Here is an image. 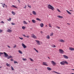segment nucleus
Wrapping results in <instances>:
<instances>
[{"mask_svg": "<svg viewBox=\"0 0 74 74\" xmlns=\"http://www.w3.org/2000/svg\"><path fill=\"white\" fill-rule=\"evenodd\" d=\"M60 63L61 65H64L65 64H68V62L66 61H63L61 62Z\"/></svg>", "mask_w": 74, "mask_h": 74, "instance_id": "nucleus-1", "label": "nucleus"}, {"mask_svg": "<svg viewBox=\"0 0 74 74\" xmlns=\"http://www.w3.org/2000/svg\"><path fill=\"white\" fill-rule=\"evenodd\" d=\"M47 7L49 8V9H51V10H52V11H53V10H54V8H53V6H52L50 5H48Z\"/></svg>", "mask_w": 74, "mask_h": 74, "instance_id": "nucleus-2", "label": "nucleus"}, {"mask_svg": "<svg viewBox=\"0 0 74 74\" xmlns=\"http://www.w3.org/2000/svg\"><path fill=\"white\" fill-rule=\"evenodd\" d=\"M51 63L53 66H56V63L53 61H52L51 62Z\"/></svg>", "mask_w": 74, "mask_h": 74, "instance_id": "nucleus-3", "label": "nucleus"}, {"mask_svg": "<svg viewBox=\"0 0 74 74\" xmlns=\"http://www.w3.org/2000/svg\"><path fill=\"white\" fill-rule=\"evenodd\" d=\"M31 37L35 39H36V38H37V37H36V35H34V34H32Z\"/></svg>", "mask_w": 74, "mask_h": 74, "instance_id": "nucleus-4", "label": "nucleus"}, {"mask_svg": "<svg viewBox=\"0 0 74 74\" xmlns=\"http://www.w3.org/2000/svg\"><path fill=\"white\" fill-rule=\"evenodd\" d=\"M59 51H60V53L62 54L64 53V51H63V50L62 49H59Z\"/></svg>", "mask_w": 74, "mask_h": 74, "instance_id": "nucleus-5", "label": "nucleus"}, {"mask_svg": "<svg viewBox=\"0 0 74 74\" xmlns=\"http://www.w3.org/2000/svg\"><path fill=\"white\" fill-rule=\"evenodd\" d=\"M35 41L37 42V45H40L41 44L39 40H36Z\"/></svg>", "mask_w": 74, "mask_h": 74, "instance_id": "nucleus-6", "label": "nucleus"}, {"mask_svg": "<svg viewBox=\"0 0 74 74\" xmlns=\"http://www.w3.org/2000/svg\"><path fill=\"white\" fill-rule=\"evenodd\" d=\"M22 46L24 48H26L27 47L23 43L22 44Z\"/></svg>", "mask_w": 74, "mask_h": 74, "instance_id": "nucleus-7", "label": "nucleus"}, {"mask_svg": "<svg viewBox=\"0 0 74 74\" xmlns=\"http://www.w3.org/2000/svg\"><path fill=\"white\" fill-rule=\"evenodd\" d=\"M44 66H48V65L47 64L46 62H43L42 64Z\"/></svg>", "mask_w": 74, "mask_h": 74, "instance_id": "nucleus-8", "label": "nucleus"}, {"mask_svg": "<svg viewBox=\"0 0 74 74\" xmlns=\"http://www.w3.org/2000/svg\"><path fill=\"white\" fill-rule=\"evenodd\" d=\"M4 55H5V57H7V56H8V54L4 52Z\"/></svg>", "mask_w": 74, "mask_h": 74, "instance_id": "nucleus-9", "label": "nucleus"}, {"mask_svg": "<svg viewBox=\"0 0 74 74\" xmlns=\"http://www.w3.org/2000/svg\"><path fill=\"white\" fill-rule=\"evenodd\" d=\"M69 50H70L71 51H74V48H73V47H69Z\"/></svg>", "mask_w": 74, "mask_h": 74, "instance_id": "nucleus-10", "label": "nucleus"}, {"mask_svg": "<svg viewBox=\"0 0 74 74\" xmlns=\"http://www.w3.org/2000/svg\"><path fill=\"white\" fill-rule=\"evenodd\" d=\"M40 26L41 27H44V24L43 23H41L40 24Z\"/></svg>", "mask_w": 74, "mask_h": 74, "instance_id": "nucleus-11", "label": "nucleus"}, {"mask_svg": "<svg viewBox=\"0 0 74 74\" xmlns=\"http://www.w3.org/2000/svg\"><path fill=\"white\" fill-rule=\"evenodd\" d=\"M7 32H9V33H11V32H12V30L10 29H8Z\"/></svg>", "mask_w": 74, "mask_h": 74, "instance_id": "nucleus-12", "label": "nucleus"}, {"mask_svg": "<svg viewBox=\"0 0 74 74\" xmlns=\"http://www.w3.org/2000/svg\"><path fill=\"white\" fill-rule=\"evenodd\" d=\"M23 36L24 37H27V38H29V36H26V35H24V34H23Z\"/></svg>", "mask_w": 74, "mask_h": 74, "instance_id": "nucleus-13", "label": "nucleus"}, {"mask_svg": "<svg viewBox=\"0 0 74 74\" xmlns=\"http://www.w3.org/2000/svg\"><path fill=\"white\" fill-rule=\"evenodd\" d=\"M47 70H49V71H51V70H52V69H51V68L49 67H47Z\"/></svg>", "mask_w": 74, "mask_h": 74, "instance_id": "nucleus-14", "label": "nucleus"}, {"mask_svg": "<svg viewBox=\"0 0 74 74\" xmlns=\"http://www.w3.org/2000/svg\"><path fill=\"white\" fill-rule=\"evenodd\" d=\"M63 56L64 58H65V59H69V57L66 55H63Z\"/></svg>", "mask_w": 74, "mask_h": 74, "instance_id": "nucleus-15", "label": "nucleus"}, {"mask_svg": "<svg viewBox=\"0 0 74 74\" xmlns=\"http://www.w3.org/2000/svg\"><path fill=\"white\" fill-rule=\"evenodd\" d=\"M32 14L35 15H36V12L34 11H32Z\"/></svg>", "mask_w": 74, "mask_h": 74, "instance_id": "nucleus-16", "label": "nucleus"}, {"mask_svg": "<svg viewBox=\"0 0 74 74\" xmlns=\"http://www.w3.org/2000/svg\"><path fill=\"white\" fill-rule=\"evenodd\" d=\"M57 17H58V18H63V16L60 15L58 16Z\"/></svg>", "mask_w": 74, "mask_h": 74, "instance_id": "nucleus-17", "label": "nucleus"}, {"mask_svg": "<svg viewBox=\"0 0 74 74\" xmlns=\"http://www.w3.org/2000/svg\"><path fill=\"white\" fill-rule=\"evenodd\" d=\"M13 57H12V56H9L7 58V59H9L10 58H13Z\"/></svg>", "mask_w": 74, "mask_h": 74, "instance_id": "nucleus-18", "label": "nucleus"}, {"mask_svg": "<svg viewBox=\"0 0 74 74\" xmlns=\"http://www.w3.org/2000/svg\"><path fill=\"white\" fill-rule=\"evenodd\" d=\"M46 38H47V39H49V38H50V36H49L47 35L46 36Z\"/></svg>", "mask_w": 74, "mask_h": 74, "instance_id": "nucleus-19", "label": "nucleus"}, {"mask_svg": "<svg viewBox=\"0 0 74 74\" xmlns=\"http://www.w3.org/2000/svg\"><path fill=\"white\" fill-rule=\"evenodd\" d=\"M12 7H14V8H17V7H16V6H15V5H12V6H11Z\"/></svg>", "mask_w": 74, "mask_h": 74, "instance_id": "nucleus-20", "label": "nucleus"}, {"mask_svg": "<svg viewBox=\"0 0 74 74\" xmlns=\"http://www.w3.org/2000/svg\"><path fill=\"white\" fill-rule=\"evenodd\" d=\"M66 11L67 13L69 14H70L71 15V13L67 10H66Z\"/></svg>", "mask_w": 74, "mask_h": 74, "instance_id": "nucleus-21", "label": "nucleus"}, {"mask_svg": "<svg viewBox=\"0 0 74 74\" xmlns=\"http://www.w3.org/2000/svg\"><path fill=\"white\" fill-rule=\"evenodd\" d=\"M60 42H64V40H62V39H61V40H60Z\"/></svg>", "mask_w": 74, "mask_h": 74, "instance_id": "nucleus-22", "label": "nucleus"}, {"mask_svg": "<svg viewBox=\"0 0 74 74\" xmlns=\"http://www.w3.org/2000/svg\"><path fill=\"white\" fill-rule=\"evenodd\" d=\"M32 21L33 23H36V21L34 20H32Z\"/></svg>", "mask_w": 74, "mask_h": 74, "instance_id": "nucleus-23", "label": "nucleus"}, {"mask_svg": "<svg viewBox=\"0 0 74 74\" xmlns=\"http://www.w3.org/2000/svg\"><path fill=\"white\" fill-rule=\"evenodd\" d=\"M23 23L24 24H25V25H27V23L26 22V21H24L23 22Z\"/></svg>", "mask_w": 74, "mask_h": 74, "instance_id": "nucleus-24", "label": "nucleus"}, {"mask_svg": "<svg viewBox=\"0 0 74 74\" xmlns=\"http://www.w3.org/2000/svg\"><path fill=\"white\" fill-rule=\"evenodd\" d=\"M51 47L53 48H55V47H56V46H55V45H51Z\"/></svg>", "mask_w": 74, "mask_h": 74, "instance_id": "nucleus-25", "label": "nucleus"}, {"mask_svg": "<svg viewBox=\"0 0 74 74\" xmlns=\"http://www.w3.org/2000/svg\"><path fill=\"white\" fill-rule=\"evenodd\" d=\"M12 14L13 15H15V12H14L13 11H12Z\"/></svg>", "mask_w": 74, "mask_h": 74, "instance_id": "nucleus-26", "label": "nucleus"}, {"mask_svg": "<svg viewBox=\"0 0 74 74\" xmlns=\"http://www.w3.org/2000/svg\"><path fill=\"white\" fill-rule=\"evenodd\" d=\"M36 20L37 21H41V19H40L38 18H36Z\"/></svg>", "mask_w": 74, "mask_h": 74, "instance_id": "nucleus-27", "label": "nucleus"}, {"mask_svg": "<svg viewBox=\"0 0 74 74\" xmlns=\"http://www.w3.org/2000/svg\"><path fill=\"white\" fill-rule=\"evenodd\" d=\"M34 49L36 52H37V53H38V50H36L35 48H34Z\"/></svg>", "mask_w": 74, "mask_h": 74, "instance_id": "nucleus-28", "label": "nucleus"}, {"mask_svg": "<svg viewBox=\"0 0 74 74\" xmlns=\"http://www.w3.org/2000/svg\"><path fill=\"white\" fill-rule=\"evenodd\" d=\"M18 52H19L20 53H21V54H22V52L20 50H18Z\"/></svg>", "mask_w": 74, "mask_h": 74, "instance_id": "nucleus-29", "label": "nucleus"}, {"mask_svg": "<svg viewBox=\"0 0 74 74\" xmlns=\"http://www.w3.org/2000/svg\"><path fill=\"white\" fill-rule=\"evenodd\" d=\"M53 34V32H52L51 34H50V36H52Z\"/></svg>", "mask_w": 74, "mask_h": 74, "instance_id": "nucleus-30", "label": "nucleus"}, {"mask_svg": "<svg viewBox=\"0 0 74 74\" xmlns=\"http://www.w3.org/2000/svg\"><path fill=\"white\" fill-rule=\"evenodd\" d=\"M23 60H24V61H26V60H27V59H26V58H23Z\"/></svg>", "mask_w": 74, "mask_h": 74, "instance_id": "nucleus-31", "label": "nucleus"}, {"mask_svg": "<svg viewBox=\"0 0 74 74\" xmlns=\"http://www.w3.org/2000/svg\"><path fill=\"white\" fill-rule=\"evenodd\" d=\"M8 21H11V18H10L9 19H8Z\"/></svg>", "mask_w": 74, "mask_h": 74, "instance_id": "nucleus-32", "label": "nucleus"}, {"mask_svg": "<svg viewBox=\"0 0 74 74\" xmlns=\"http://www.w3.org/2000/svg\"><path fill=\"white\" fill-rule=\"evenodd\" d=\"M29 59L30 60L32 61V62H33L34 61L33 60V59H32L31 58H30Z\"/></svg>", "mask_w": 74, "mask_h": 74, "instance_id": "nucleus-33", "label": "nucleus"}, {"mask_svg": "<svg viewBox=\"0 0 74 74\" xmlns=\"http://www.w3.org/2000/svg\"><path fill=\"white\" fill-rule=\"evenodd\" d=\"M6 65L7 66H9V67H10V64H8V63H7Z\"/></svg>", "mask_w": 74, "mask_h": 74, "instance_id": "nucleus-34", "label": "nucleus"}, {"mask_svg": "<svg viewBox=\"0 0 74 74\" xmlns=\"http://www.w3.org/2000/svg\"><path fill=\"white\" fill-rule=\"evenodd\" d=\"M25 26H23L22 27V29H25Z\"/></svg>", "mask_w": 74, "mask_h": 74, "instance_id": "nucleus-35", "label": "nucleus"}, {"mask_svg": "<svg viewBox=\"0 0 74 74\" xmlns=\"http://www.w3.org/2000/svg\"><path fill=\"white\" fill-rule=\"evenodd\" d=\"M27 6H28V7H29V8H31V6L29 5H28Z\"/></svg>", "mask_w": 74, "mask_h": 74, "instance_id": "nucleus-36", "label": "nucleus"}, {"mask_svg": "<svg viewBox=\"0 0 74 74\" xmlns=\"http://www.w3.org/2000/svg\"><path fill=\"white\" fill-rule=\"evenodd\" d=\"M19 38L20 39V40H23V38L22 37L21 38L20 37H19Z\"/></svg>", "mask_w": 74, "mask_h": 74, "instance_id": "nucleus-37", "label": "nucleus"}, {"mask_svg": "<svg viewBox=\"0 0 74 74\" xmlns=\"http://www.w3.org/2000/svg\"><path fill=\"white\" fill-rule=\"evenodd\" d=\"M14 63L15 64L16 63H18L16 61H14Z\"/></svg>", "mask_w": 74, "mask_h": 74, "instance_id": "nucleus-38", "label": "nucleus"}, {"mask_svg": "<svg viewBox=\"0 0 74 74\" xmlns=\"http://www.w3.org/2000/svg\"><path fill=\"white\" fill-rule=\"evenodd\" d=\"M11 69L13 71H14V68H13V67H12V66H11Z\"/></svg>", "mask_w": 74, "mask_h": 74, "instance_id": "nucleus-39", "label": "nucleus"}, {"mask_svg": "<svg viewBox=\"0 0 74 74\" xmlns=\"http://www.w3.org/2000/svg\"><path fill=\"white\" fill-rule=\"evenodd\" d=\"M16 45H15L13 47V48H16Z\"/></svg>", "mask_w": 74, "mask_h": 74, "instance_id": "nucleus-40", "label": "nucleus"}, {"mask_svg": "<svg viewBox=\"0 0 74 74\" xmlns=\"http://www.w3.org/2000/svg\"><path fill=\"white\" fill-rule=\"evenodd\" d=\"M12 25H15V23H12Z\"/></svg>", "mask_w": 74, "mask_h": 74, "instance_id": "nucleus-41", "label": "nucleus"}, {"mask_svg": "<svg viewBox=\"0 0 74 74\" xmlns=\"http://www.w3.org/2000/svg\"><path fill=\"white\" fill-rule=\"evenodd\" d=\"M49 27H52V26H51V24H49Z\"/></svg>", "mask_w": 74, "mask_h": 74, "instance_id": "nucleus-42", "label": "nucleus"}, {"mask_svg": "<svg viewBox=\"0 0 74 74\" xmlns=\"http://www.w3.org/2000/svg\"><path fill=\"white\" fill-rule=\"evenodd\" d=\"M27 7V5H25V7H24V8L25 9Z\"/></svg>", "mask_w": 74, "mask_h": 74, "instance_id": "nucleus-43", "label": "nucleus"}, {"mask_svg": "<svg viewBox=\"0 0 74 74\" xmlns=\"http://www.w3.org/2000/svg\"><path fill=\"white\" fill-rule=\"evenodd\" d=\"M3 32V30L1 29H0V33H1Z\"/></svg>", "mask_w": 74, "mask_h": 74, "instance_id": "nucleus-44", "label": "nucleus"}, {"mask_svg": "<svg viewBox=\"0 0 74 74\" xmlns=\"http://www.w3.org/2000/svg\"><path fill=\"white\" fill-rule=\"evenodd\" d=\"M1 23H4V22H3V21H1Z\"/></svg>", "mask_w": 74, "mask_h": 74, "instance_id": "nucleus-45", "label": "nucleus"}, {"mask_svg": "<svg viewBox=\"0 0 74 74\" xmlns=\"http://www.w3.org/2000/svg\"><path fill=\"white\" fill-rule=\"evenodd\" d=\"M57 11H58V12H60V10H59V9H57Z\"/></svg>", "mask_w": 74, "mask_h": 74, "instance_id": "nucleus-46", "label": "nucleus"}, {"mask_svg": "<svg viewBox=\"0 0 74 74\" xmlns=\"http://www.w3.org/2000/svg\"><path fill=\"white\" fill-rule=\"evenodd\" d=\"M57 27H58V29H60V27H58L57 26Z\"/></svg>", "mask_w": 74, "mask_h": 74, "instance_id": "nucleus-47", "label": "nucleus"}, {"mask_svg": "<svg viewBox=\"0 0 74 74\" xmlns=\"http://www.w3.org/2000/svg\"><path fill=\"white\" fill-rule=\"evenodd\" d=\"M0 53H1V55H3V53H1V52H0Z\"/></svg>", "mask_w": 74, "mask_h": 74, "instance_id": "nucleus-48", "label": "nucleus"}, {"mask_svg": "<svg viewBox=\"0 0 74 74\" xmlns=\"http://www.w3.org/2000/svg\"><path fill=\"white\" fill-rule=\"evenodd\" d=\"M8 48H10L11 47H10L8 45Z\"/></svg>", "mask_w": 74, "mask_h": 74, "instance_id": "nucleus-49", "label": "nucleus"}, {"mask_svg": "<svg viewBox=\"0 0 74 74\" xmlns=\"http://www.w3.org/2000/svg\"><path fill=\"white\" fill-rule=\"evenodd\" d=\"M69 11H72V12H73V10H70Z\"/></svg>", "mask_w": 74, "mask_h": 74, "instance_id": "nucleus-50", "label": "nucleus"}, {"mask_svg": "<svg viewBox=\"0 0 74 74\" xmlns=\"http://www.w3.org/2000/svg\"><path fill=\"white\" fill-rule=\"evenodd\" d=\"M11 61H13V59H11Z\"/></svg>", "mask_w": 74, "mask_h": 74, "instance_id": "nucleus-51", "label": "nucleus"}, {"mask_svg": "<svg viewBox=\"0 0 74 74\" xmlns=\"http://www.w3.org/2000/svg\"><path fill=\"white\" fill-rule=\"evenodd\" d=\"M18 2H19V3H20V1L19 0H18Z\"/></svg>", "mask_w": 74, "mask_h": 74, "instance_id": "nucleus-52", "label": "nucleus"}, {"mask_svg": "<svg viewBox=\"0 0 74 74\" xmlns=\"http://www.w3.org/2000/svg\"><path fill=\"white\" fill-rule=\"evenodd\" d=\"M3 4L4 5H5V3H3Z\"/></svg>", "mask_w": 74, "mask_h": 74, "instance_id": "nucleus-53", "label": "nucleus"}, {"mask_svg": "<svg viewBox=\"0 0 74 74\" xmlns=\"http://www.w3.org/2000/svg\"><path fill=\"white\" fill-rule=\"evenodd\" d=\"M3 8H4V5H3Z\"/></svg>", "mask_w": 74, "mask_h": 74, "instance_id": "nucleus-54", "label": "nucleus"}, {"mask_svg": "<svg viewBox=\"0 0 74 74\" xmlns=\"http://www.w3.org/2000/svg\"><path fill=\"white\" fill-rule=\"evenodd\" d=\"M72 70H73V71H74V69H72Z\"/></svg>", "mask_w": 74, "mask_h": 74, "instance_id": "nucleus-55", "label": "nucleus"}, {"mask_svg": "<svg viewBox=\"0 0 74 74\" xmlns=\"http://www.w3.org/2000/svg\"><path fill=\"white\" fill-rule=\"evenodd\" d=\"M48 59H50V58H49V57H48Z\"/></svg>", "mask_w": 74, "mask_h": 74, "instance_id": "nucleus-56", "label": "nucleus"}, {"mask_svg": "<svg viewBox=\"0 0 74 74\" xmlns=\"http://www.w3.org/2000/svg\"><path fill=\"white\" fill-rule=\"evenodd\" d=\"M45 26H46V27H47V25H46Z\"/></svg>", "mask_w": 74, "mask_h": 74, "instance_id": "nucleus-57", "label": "nucleus"}, {"mask_svg": "<svg viewBox=\"0 0 74 74\" xmlns=\"http://www.w3.org/2000/svg\"><path fill=\"white\" fill-rule=\"evenodd\" d=\"M6 6V7H7V5H6L5 6Z\"/></svg>", "mask_w": 74, "mask_h": 74, "instance_id": "nucleus-58", "label": "nucleus"}, {"mask_svg": "<svg viewBox=\"0 0 74 74\" xmlns=\"http://www.w3.org/2000/svg\"><path fill=\"white\" fill-rule=\"evenodd\" d=\"M0 56H1V53H0Z\"/></svg>", "mask_w": 74, "mask_h": 74, "instance_id": "nucleus-59", "label": "nucleus"}, {"mask_svg": "<svg viewBox=\"0 0 74 74\" xmlns=\"http://www.w3.org/2000/svg\"><path fill=\"white\" fill-rule=\"evenodd\" d=\"M1 67H1V66H0V68H1Z\"/></svg>", "mask_w": 74, "mask_h": 74, "instance_id": "nucleus-60", "label": "nucleus"}, {"mask_svg": "<svg viewBox=\"0 0 74 74\" xmlns=\"http://www.w3.org/2000/svg\"><path fill=\"white\" fill-rule=\"evenodd\" d=\"M29 23H30V21H29Z\"/></svg>", "mask_w": 74, "mask_h": 74, "instance_id": "nucleus-61", "label": "nucleus"}, {"mask_svg": "<svg viewBox=\"0 0 74 74\" xmlns=\"http://www.w3.org/2000/svg\"><path fill=\"white\" fill-rule=\"evenodd\" d=\"M72 74H74V73H72Z\"/></svg>", "mask_w": 74, "mask_h": 74, "instance_id": "nucleus-62", "label": "nucleus"}, {"mask_svg": "<svg viewBox=\"0 0 74 74\" xmlns=\"http://www.w3.org/2000/svg\"><path fill=\"white\" fill-rule=\"evenodd\" d=\"M2 5H3V4H2Z\"/></svg>", "mask_w": 74, "mask_h": 74, "instance_id": "nucleus-63", "label": "nucleus"}]
</instances>
